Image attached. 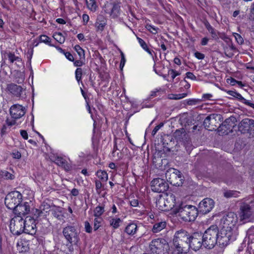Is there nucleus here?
Returning <instances> with one entry per match:
<instances>
[{"mask_svg": "<svg viewBox=\"0 0 254 254\" xmlns=\"http://www.w3.org/2000/svg\"><path fill=\"white\" fill-rule=\"evenodd\" d=\"M172 212L180 217L185 221H193L198 215V210L196 207L191 205H186L181 203L178 206H176Z\"/></svg>", "mask_w": 254, "mask_h": 254, "instance_id": "f257e3e1", "label": "nucleus"}, {"mask_svg": "<svg viewBox=\"0 0 254 254\" xmlns=\"http://www.w3.org/2000/svg\"><path fill=\"white\" fill-rule=\"evenodd\" d=\"M190 234L184 230H180L176 232L173 243L178 253H186L189 250L188 241Z\"/></svg>", "mask_w": 254, "mask_h": 254, "instance_id": "f03ea898", "label": "nucleus"}, {"mask_svg": "<svg viewBox=\"0 0 254 254\" xmlns=\"http://www.w3.org/2000/svg\"><path fill=\"white\" fill-rule=\"evenodd\" d=\"M218 235V229L217 226H210L202 236L203 246L208 249L214 248L217 243Z\"/></svg>", "mask_w": 254, "mask_h": 254, "instance_id": "7ed1b4c3", "label": "nucleus"}, {"mask_svg": "<svg viewBox=\"0 0 254 254\" xmlns=\"http://www.w3.org/2000/svg\"><path fill=\"white\" fill-rule=\"evenodd\" d=\"M149 248L152 254H168L169 246L164 239H155L151 242Z\"/></svg>", "mask_w": 254, "mask_h": 254, "instance_id": "20e7f679", "label": "nucleus"}, {"mask_svg": "<svg viewBox=\"0 0 254 254\" xmlns=\"http://www.w3.org/2000/svg\"><path fill=\"white\" fill-rule=\"evenodd\" d=\"M156 204L159 208L161 210H168L176 208V204L175 195L170 193L166 195L165 197H160L156 201Z\"/></svg>", "mask_w": 254, "mask_h": 254, "instance_id": "39448f33", "label": "nucleus"}, {"mask_svg": "<svg viewBox=\"0 0 254 254\" xmlns=\"http://www.w3.org/2000/svg\"><path fill=\"white\" fill-rule=\"evenodd\" d=\"M63 233L66 241L71 245H77L80 241L79 232L72 226H67L64 228Z\"/></svg>", "mask_w": 254, "mask_h": 254, "instance_id": "423d86ee", "label": "nucleus"}, {"mask_svg": "<svg viewBox=\"0 0 254 254\" xmlns=\"http://www.w3.org/2000/svg\"><path fill=\"white\" fill-rule=\"evenodd\" d=\"M22 194L18 191H13L6 195L4 203L8 209L13 211L20 202H22Z\"/></svg>", "mask_w": 254, "mask_h": 254, "instance_id": "0eeeda50", "label": "nucleus"}, {"mask_svg": "<svg viewBox=\"0 0 254 254\" xmlns=\"http://www.w3.org/2000/svg\"><path fill=\"white\" fill-rule=\"evenodd\" d=\"M238 218L236 214L229 212L224 216L221 220L220 226L221 230L232 232L237 222Z\"/></svg>", "mask_w": 254, "mask_h": 254, "instance_id": "6e6552de", "label": "nucleus"}, {"mask_svg": "<svg viewBox=\"0 0 254 254\" xmlns=\"http://www.w3.org/2000/svg\"><path fill=\"white\" fill-rule=\"evenodd\" d=\"M237 120L235 117L231 116L226 119L217 128L220 135H227L233 132V128L236 126Z\"/></svg>", "mask_w": 254, "mask_h": 254, "instance_id": "1a4fd4ad", "label": "nucleus"}, {"mask_svg": "<svg viewBox=\"0 0 254 254\" xmlns=\"http://www.w3.org/2000/svg\"><path fill=\"white\" fill-rule=\"evenodd\" d=\"M223 118L221 115L212 114L208 116L203 122L204 127L209 130H215L220 126Z\"/></svg>", "mask_w": 254, "mask_h": 254, "instance_id": "9d476101", "label": "nucleus"}, {"mask_svg": "<svg viewBox=\"0 0 254 254\" xmlns=\"http://www.w3.org/2000/svg\"><path fill=\"white\" fill-rule=\"evenodd\" d=\"M9 228L11 232L16 235H19L24 231V221L20 215L15 216L10 220Z\"/></svg>", "mask_w": 254, "mask_h": 254, "instance_id": "9b49d317", "label": "nucleus"}, {"mask_svg": "<svg viewBox=\"0 0 254 254\" xmlns=\"http://www.w3.org/2000/svg\"><path fill=\"white\" fill-rule=\"evenodd\" d=\"M238 130L242 133H249L254 135V120L245 118L243 119L238 125Z\"/></svg>", "mask_w": 254, "mask_h": 254, "instance_id": "f8f14e48", "label": "nucleus"}, {"mask_svg": "<svg viewBox=\"0 0 254 254\" xmlns=\"http://www.w3.org/2000/svg\"><path fill=\"white\" fill-rule=\"evenodd\" d=\"M189 250L191 248L196 251L203 246L202 235L198 233H194L192 235L190 234V238L188 241Z\"/></svg>", "mask_w": 254, "mask_h": 254, "instance_id": "ddd939ff", "label": "nucleus"}, {"mask_svg": "<svg viewBox=\"0 0 254 254\" xmlns=\"http://www.w3.org/2000/svg\"><path fill=\"white\" fill-rule=\"evenodd\" d=\"M151 187L154 192H164L169 189V185L165 180L158 178L151 181Z\"/></svg>", "mask_w": 254, "mask_h": 254, "instance_id": "4468645a", "label": "nucleus"}, {"mask_svg": "<svg viewBox=\"0 0 254 254\" xmlns=\"http://www.w3.org/2000/svg\"><path fill=\"white\" fill-rule=\"evenodd\" d=\"M252 207L250 204L242 202L240 205V212L239 218L240 222L245 223L249 221L250 218L252 214Z\"/></svg>", "mask_w": 254, "mask_h": 254, "instance_id": "2eb2a0df", "label": "nucleus"}, {"mask_svg": "<svg viewBox=\"0 0 254 254\" xmlns=\"http://www.w3.org/2000/svg\"><path fill=\"white\" fill-rule=\"evenodd\" d=\"M173 171L172 173H170L169 171L166 173V177L168 178L167 181L173 186H181L183 184L182 174L176 169H173Z\"/></svg>", "mask_w": 254, "mask_h": 254, "instance_id": "dca6fc26", "label": "nucleus"}, {"mask_svg": "<svg viewBox=\"0 0 254 254\" xmlns=\"http://www.w3.org/2000/svg\"><path fill=\"white\" fill-rule=\"evenodd\" d=\"M26 109L19 104H14L9 109V113L12 118L18 119L23 117L26 113Z\"/></svg>", "mask_w": 254, "mask_h": 254, "instance_id": "f3484780", "label": "nucleus"}, {"mask_svg": "<svg viewBox=\"0 0 254 254\" xmlns=\"http://www.w3.org/2000/svg\"><path fill=\"white\" fill-rule=\"evenodd\" d=\"M24 221V232L31 235L36 234L37 228L36 226L35 220L31 217L27 216Z\"/></svg>", "mask_w": 254, "mask_h": 254, "instance_id": "a211bd4d", "label": "nucleus"}, {"mask_svg": "<svg viewBox=\"0 0 254 254\" xmlns=\"http://www.w3.org/2000/svg\"><path fill=\"white\" fill-rule=\"evenodd\" d=\"M232 235V232L226 231V230L221 229L220 232H218L217 239V243L219 246L221 247L227 246L231 239Z\"/></svg>", "mask_w": 254, "mask_h": 254, "instance_id": "6ab92c4d", "label": "nucleus"}, {"mask_svg": "<svg viewBox=\"0 0 254 254\" xmlns=\"http://www.w3.org/2000/svg\"><path fill=\"white\" fill-rule=\"evenodd\" d=\"M214 206V202L210 198H205L199 204L200 212L203 214L209 212Z\"/></svg>", "mask_w": 254, "mask_h": 254, "instance_id": "aec40b11", "label": "nucleus"}, {"mask_svg": "<svg viewBox=\"0 0 254 254\" xmlns=\"http://www.w3.org/2000/svg\"><path fill=\"white\" fill-rule=\"evenodd\" d=\"M31 206L29 202H20L19 204L14 210L13 213L16 216L20 215L22 217V216L29 214Z\"/></svg>", "mask_w": 254, "mask_h": 254, "instance_id": "412c9836", "label": "nucleus"}, {"mask_svg": "<svg viewBox=\"0 0 254 254\" xmlns=\"http://www.w3.org/2000/svg\"><path fill=\"white\" fill-rule=\"evenodd\" d=\"M7 89L13 95L19 98L23 97V93L25 90L21 86L11 83L8 85Z\"/></svg>", "mask_w": 254, "mask_h": 254, "instance_id": "4be33fe9", "label": "nucleus"}, {"mask_svg": "<svg viewBox=\"0 0 254 254\" xmlns=\"http://www.w3.org/2000/svg\"><path fill=\"white\" fill-rule=\"evenodd\" d=\"M186 135V130L183 128L177 129L173 133V136L177 142H183L185 143L187 142L189 144L190 143L189 138Z\"/></svg>", "mask_w": 254, "mask_h": 254, "instance_id": "5701e85b", "label": "nucleus"}, {"mask_svg": "<svg viewBox=\"0 0 254 254\" xmlns=\"http://www.w3.org/2000/svg\"><path fill=\"white\" fill-rule=\"evenodd\" d=\"M227 93L231 96H232L238 99H239L240 101H241L242 102L244 103L245 104L252 107V108L254 109V104L250 102L249 101L245 99L240 93H237L234 91L229 90L227 91Z\"/></svg>", "mask_w": 254, "mask_h": 254, "instance_id": "b1692460", "label": "nucleus"}, {"mask_svg": "<svg viewBox=\"0 0 254 254\" xmlns=\"http://www.w3.org/2000/svg\"><path fill=\"white\" fill-rule=\"evenodd\" d=\"M137 229V226L136 224L131 223L128 224L125 228V231L128 235H133L135 234Z\"/></svg>", "mask_w": 254, "mask_h": 254, "instance_id": "393cba45", "label": "nucleus"}, {"mask_svg": "<svg viewBox=\"0 0 254 254\" xmlns=\"http://www.w3.org/2000/svg\"><path fill=\"white\" fill-rule=\"evenodd\" d=\"M166 223L165 221H162L155 223L152 228V231L154 233H156L166 227Z\"/></svg>", "mask_w": 254, "mask_h": 254, "instance_id": "a878e982", "label": "nucleus"}, {"mask_svg": "<svg viewBox=\"0 0 254 254\" xmlns=\"http://www.w3.org/2000/svg\"><path fill=\"white\" fill-rule=\"evenodd\" d=\"M96 175L102 182H106L108 179V174L105 171L98 170L96 172Z\"/></svg>", "mask_w": 254, "mask_h": 254, "instance_id": "bb28decb", "label": "nucleus"}, {"mask_svg": "<svg viewBox=\"0 0 254 254\" xmlns=\"http://www.w3.org/2000/svg\"><path fill=\"white\" fill-rule=\"evenodd\" d=\"M137 39L138 40V41L139 44L140 45L141 47L149 54L153 56L152 53H154L153 51L150 50L148 48L147 45L146 43L145 42V41L143 39L138 37H137Z\"/></svg>", "mask_w": 254, "mask_h": 254, "instance_id": "cd10ccee", "label": "nucleus"}, {"mask_svg": "<svg viewBox=\"0 0 254 254\" xmlns=\"http://www.w3.org/2000/svg\"><path fill=\"white\" fill-rule=\"evenodd\" d=\"M120 6L119 4L114 3L111 11V15L113 18H116L120 14Z\"/></svg>", "mask_w": 254, "mask_h": 254, "instance_id": "c85d7f7f", "label": "nucleus"}, {"mask_svg": "<svg viewBox=\"0 0 254 254\" xmlns=\"http://www.w3.org/2000/svg\"><path fill=\"white\" fill-rule=\"evenodd\" d=\"M0 176L5 180H13L14 179V175L8 172L6 170H1L0 171Z\"/></svg>", "mask_w": 254, "mask_h": 254, "instance_id": "c756f323", "label": "nucleus"}, {"mask_svg": "<svg viewBox=\"0 0 254 254\" xmlns=\"http://www.w3.org/2000/svg\"><path fill=\"white\" fill-rule=\"evenodd\" d=\"M40 209L41 211L38 209H36V212L38 213V215L36 216V218L40 215V214L42 212V211H45L46 212L50 211V206L47 203L43 202L40 206Z\"/></svg>", "mask_w": 254, "mask_h": 254, "instance_id": "7c9ffc66", "label": "nucleus"}, {"mask_svg": "<svg viewBox=\"0 0 254 254\" xmlns=\"http://www.w3.org/2000/svg\"><path fill=\"white\" fill-rule=\"evenodd\" d=\"M206 28L208 30V31L211 33V36L214 39H216L218 38L217 33L216 30L210 25V24L207 22L205 24Z\"/></svg>", "mask_w": 254, "mask_h": 254, "instance_id": "2f4dec72", "label": "nucleus"}, {"mask_svg": "<svg viewBox=\"0 0 254 254\" xmlns=\"http://www.w3.org/2000/svg\"><path fill=\"white\" fill-rule=\"evenodd\" d=\"M104 208L103 206H98L94 210V216L96 217H100L104 212Z\"/></svg>", "mask_w": 254, "mask_h": 254, "instance_id": "473e14b6", "label": "nucleus"}, {"mask_svg": "<svg viewBox=\"0 0 254 254\" xmlns=\"http://www.w3.org/2000/svg\"><path fill=\"white\" fill-rule=\"evenodd\" d=\"M122 222L120 218H111L110 220V224L114 229H117L120 226V224Z\"/></svg>", "mask_w": 254, "mask_h": 254, "instance_id": "72a5a7b5", "label": "nucleus"}, {"mask_svg": "<svg viewBox=\"0 0 254 254\" xmlns=\"http://www.w3.org/2000/svg\"><path fill=\"white\" fill-rule=\"evenodd\" d=\"M87 7L91 11H95L96 10L97 4L95 0H86Z\"/></svg>", "mask_w": 254, "mask_h": 254, "instance_id": "f704fd0d", "label": "nucleus"}, {"mask_svg": "<svg viewBox=\"0 0 254 254\" xmlns=\"http://www.w3.org/2000/svg\"><path fill=\"white\" fill-rule=\"evenodd\" d=\"M103 219L101 217H96L94 220V230H97L101 226Z\"/></svg>", "mask_w": 254, "mask_h": 254, "instance_id": "c9c22d12", "label": "nucleus"}, {"mask_svg": "<svg viewBox=\"0 0 254 254\" xmlns=\"http://www.w3.org/2000/svg\"><path fill=\"white\" fill-rule=\"evenodd\" d=\"M187 93L173 94H171L169 95V98L172 100H179L187 96Z\"/></svg>", "mask_w": 254, "mask_h": 254, "instance_id": "e433bc0d", "label": "nucleus"}, {"mask_svg": "<svg viewBox=\"0 0 254 254\" xmlns=\"http://www.w3.org/2000/svg\"><path fill=\"white\" fill-rule=\"evenodd\" d=\"M54 38L60 44L64 42V37L63 36L61 33H55L53 35Z\"/></svg>", "mask_w": 254, "mask_h": 254, "instance_id": "4c0bfd02", "label": "nucleus"}, {"mask_svg": "<svg viewBox=\"0 0 254 254\" xmlns=\"http://www.w3.org/2000/svg\"><path fill=\"white\" fill-rule=\"evenodd\" d=\"M74 50L77 53L80 59L84 58V51L80 47L79 45H75L74 47Z\"/></svg>", "mask_w": 254, "mask_h": 254, "instance_id": "58836bf2", "label": "nucleus"}, {"mask_svg": "<svg viewBox=\"0 0 254 254\" xmlns=\"http://www.w3.org/2000/svg\"><path fill=\"white\" fill-rule=\"evenodd\" d=\"M82 69L81 68H77L75 70V77L76 79L78 82H79L82 77Z\"/></svg>", "mask_w": 254, "mask_h": 254, "instance_id": "ea45409f", "label": "nucleus"}, {"mask_svg": "<svg viewBox=\"0 0 254 254\" xmlns=\"http://www.w3.org/2000/svg\"><path fill=\"white\" fill-rule=\"evenodd\" d=\"M50 40L51 39H50V37H49L48 36L45 35H41L40 37V40L41 42H43L46 44H48L51 46L52 45L50 44Z\"/></svg>", "mask_w": 254, "mask_h": 254, "instance_id": "a19ab883", "label": "nucleus"}, {"mask_svg": "<svg viewBox=\"0 0 254 254\" xmlns=\"http://www.w3.org/2000/svg\"><path fill=\"white\" fill-rule=\"evenodd\" d=\"M8 60L10 61L11 63H13L14 61L19 60V58L16 57L13 53H9L7 54Z\"/></svg>", "mask_w": 254, "mask_h": 254, "instance_id": "79ce46f5", "label": "nucleus"}, {"mask_svg": "<svg viewBox=\"0 0 254 254\" xmlns=\"http://www.w3.org/2000/svg\"><path fill=\"white\" fill-rule=\"evenodd\" d=\"M233 35L235 37L236 41L239 44L242 45L244 43L243 38L240 34L236 33H234Z\"/></svg>", "mask_w": 254, "mask_h": 254, "instance_id": "37998d69", "label": "nucleus"}, {"mask_svg": "<svg viewBox=\"0 0 254 254\" xmlns=\"http://www.w3.org/2000/svg\"><path fill=\"white\" fill-rule=\"evenodd\" d=\"M106 22L103 20L102 21L101 23L98 22H96V26L98 30L103 31L105 26L106 25Z\"/></svg>", "mask_w": 254, "mask_h": 254, "instance_id": "c03bdc74", "label": "nucleus"}, {"mask_svg": "<svg viewBox=\"0 0 254 254\" xmlns=\"http://www.w3.org/2000/svg\"><path fill=\"white\" fill-rule=\"evenodd\" d=\"M236 191L233 190H228L224 193V195L226 198H229L235 196Z\"/></svg>", "mask_w": 254, "mask_h": 254, "instance_id": "a18cd8bd", "label": "nucleus"}, {"mask_svg": "<svg viewBox=\"0 0 254 254\" xmlns=\"http://www.w3.org/2000/svg\"><path fill=\"white\" fill-rule=\"evenodd\" d=\"M84 227L86 232L88 233H91L92 231V228L91 226L90 223L88 221H85L84 222Z\"/></svg>", "mask_w": 254, "mask_h": 254, "instance_id": "49530a36", "label": "nucleus"}, {"mask_svg": "<svg viewBox=\"0 0 254 254\" xmlns=\"http://www.w3.org/2000/svg\"><path fill=\"white\" fill-rule=\"evenodd\" d=\"M95 187L96 190L98 193H100L101 192L100 189L103 187V185L101 183V181L99 180L95 181Z\"/></svg>", "mask_w": 254, "mask_h": 254, "instance_id": "de8ad7c7", "label": "nucleus"}, {"mask_svg": "<svg viewBox=\"0 0 254 254\" xmlns=\"http://www.w3.org/2000/svg\"><path fill=\"white\" fill-rule=\"evenodd\" d=\"M56 163L59 166H63L65 163V160L61 157H58L56 159Z\"/></svg>", "mask_w": 254, "mask_h": 254, "instance_id": "09e8293b", "label": "nucleus"}, {"mask_svg": "<svg viewBox=\"0 0 254 254\" xmlns=\"http://www.w3.org/2000/svg\"><path fill=\"white\" fill-rule=\"evenodd\" d=\"M169 74H170L171 75V77L172 79L173 80L177 76L180 74V73L176 71L174 69H171L169 70Z\"/></svg>", "mask_w": 254, "mask_h": 254, "instance_id": "8fccbe9b", "label": "nucleus"}, {"mask_svg": "<svg viewBox=\"0 0 254 254\" xmlns=\"http://www.w3.org/2000/svg\"><path fill=\"white\" fill-rule=\"evenodd\" d=\"M147 29L152 33L155 34L157 33V28H156L154 26L151 25H147Z\"/></svg>", "mask_w": 254, "mask_h": 254, "instance_id": "3c124183", "label": "nucleus"}, {"mask_svg": "<svg viewBox=\"0 0 254 254\" xmlns=\"http://www.w3.org/2000/svg\"><path fill=\"white\" fill-rule=\"evenodd\" d=\"M163 126V123H161L159 125L156 126L153 129V130L152 131V135H155V134L157 133L158 130Z\"/></svg>", "mask_w": 254, "mask_h": 254, "instance_id": "603ef678", "label": "nucleus"}, {"mask_svg": "<svg viewBox=\"0 0 254 254\" xmlns=\"http://www.w3.org/2000/svg\"><path fill=\"white\" fill-rule=\"evenodd\" d=\"M11 155L13 158L15 159H20L21 157V153L18 151H15L14 152H13L11 153Z\"/></svg>", "mask_w": 254, "mask_h": 254, "instance_id": "864d4df0", "label": "nucleus"}, {"mask_svg": "<svg viewBox=\"0 0 254 254\" xmlns=\"http://www.w3.org/2000/svg\"><path fill=\"white\" fill-rule=\"evenodd\" d=\"M19 74L20 76L18 77V78H15V82H17L18 83H21L24 81V77L23 74L19 73Z\"/></svg>", "mask_w": 254, "mask_h": 254, "instance_id": "5fc2aeb1", "label": "nucleus"}, {"mask_svg": "<svg viewBox=\"0 0 254 254\" xmlns=\"http://www.w3.org/2000/svg\"><path fill=\"white\" fill-rule=\"evenodd\" d=\"M64 54L65 55V57L70 61L73 62L74 58L73 56L69 52H64Z\"/></svg>", "mask_w": 254, "mask_h": 254, "instance_id": "6e6d98bb", "label": "nucleus"}, {"mask_svg": "<svg viewBox=\"0 0 254 254\" xmlns=\"http://www.w3.org/2000/svg\"><path fill=\"white\" fill-rule=\"evenodd\" d=\"M213 96L210 94H204L202 96V99L203 100H213L212 99Z\"/></svg>", "mask_w": 254, "mask_h": 254, "instance_id": "4d7b16f0", "label": "nucleus"}, {"mask_svg": "<svg viewBox=\"0 0 254 254\" xmlns=\"http://www.w3.org/2000/svg\"><path fill=\"white\" fill-rule=\"evenodd\" d=\"M194 56L195 57L199 59V60H202L204 58L205 56H204V55L201 53H199L198 52H196L195 53H194Z\"/></svg>", "mask_w": 254, "mask_h": 254, "instance_id": "13d9d810", "label": "nucleus"}, {"mask_svg": "<svg viewBox=\"0 0 254 254\" xmlns=\"http://www.w3.org/2000/svg\"><path fill=\"white\" fill-rule=\"evenodd\" d=\"M186 77L188 78H190L192 80H195L196 79V76L190 72H188L186 73Z\"/></svg>", "mask_w": 254, "mask_h": 254, "instance_id": "bf43d9fd", "label": "nucleus"}, {"mask_svg": "<svg viewBox=\"0 0 254 254\" xmlns=\"http://www.w3.org/2000/svg\"><path fill=\"white\" fill-rule=\"evenodd\" d=\"M198 100L197 99H190L188 101L187 104L189 105H194L197 103Z\"/></svg>", "mask_w": 254, "mask_h": 254, "instance_id": "052dcab7", "label": "nucleus"}, {"mask_svg": "<svg viewBox=\"0 0 254 254\" xmlns=\"http://www.w3.org/2000/svg\"><path fill=\"white\" fill-rule=\"evenodd\" d=\"M20 134L22 136V137L25 139H27L28 136L27 132L25 130H20Z\"/></svg>", "mask_w": 254, "mask_h": 254, "instance_id": "680f3d73", "label": "nucleus"}, {"mask_svg": "<svg viewBox=\"0 0 254 254\" xmlns=\"http://www.w3.org/2000/svg\"><path fill=\"white\" fill-rule=\"evenodd\" d=\"M130 204L133 207H136L138 205V201L137 199H133L130 201Z\"/></svg>", "mask_w": 254, "mask_h": 254, "instance_id": "e2e57ef3", "label": "nucleus"}, {"mask_svg": "<svg viewBox=\"0 0 254 254\" xmlns=\"http://www.w3.org/2000/svg\"><path fill=\"white\" fill-rule=\"evenodd\" d=\"M16 119L12 120L11 121H9L8 119L6 120V122L7 125L8 126H12L13 125H14L16 124V122L15 121Z\"/></svg>", "mask_w": 254, "mask_h": 254, "instance_id": "0e129e2a", "label": "nucleus"}, {"mask_svg": "<svg viewBox=\"0 0 254 254\" xmlns=\"http://www.w3.org/2000/svg\"><path fill=\"white\" fill-rule=\"evenodd\" d=\"M122 59L120 63V67H123L125 64L126 60L124 54L121 53Z\"/></svg>", "mask_w": 254, "mask_h": 254, "instance_id": "69168bd1", "label": "nucleus"}, {"mask_svg": "<svg viewBox=\"0 0 254 254\" xmlns=\"http://www.w3.org/2000/svg\"><path fill=\"white\" fill-rule=\"evenodd\" d=\"M7 133V127L6 125H3L1 129V136Z\"/></svg>", "mask_w": 254, "mask_h": 254, "instance_id": "338daca9", "label": "nucleus"}, {"mask_svg": "<svg viewBox=\"0 0 254 254\" xmlns=\"http://www.w3.org/2000/svg\"><path fill=\"white\" fill-rule=\"evenodd\" d=\"M250 18L254 20V5H252L251 11V14H250Z\"/></svg>", "mask_w": 254, "mask_h": 254, "instance_id": "774afa93", "label": "nucleus"}]
</instances>
